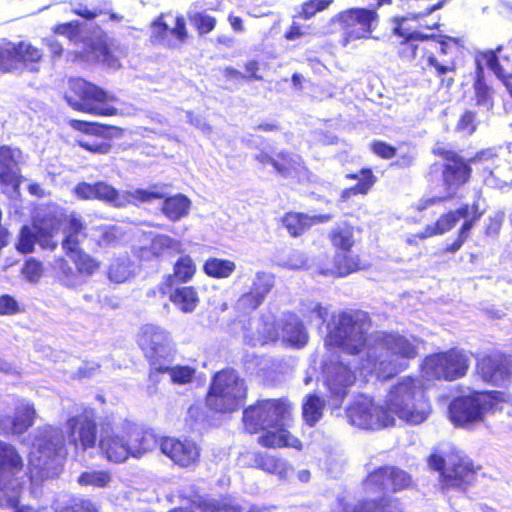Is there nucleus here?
<instances>
[{
  "mask_svg": "<svg viewBox=\"0 0 512 512\" xmlns=\"http://www.w3.org/2000/svg\"><path fill=\"white\" fill-rule=\"evenodd\" d=\"M328 328L325 346L329 351L338 348L351 355L365 352L356 367L364 377L375 374L389 378L418 355L419 340L412 335L375 332L366 336L369 325L361 313L342 312L334 316Z\"/></svg>",
  "mask_w": 512,
  "mask_h": 512,
  "instance_id": "obj_1",
  "label": "nucleus"
},
{
  "mask_svg": "<svg viewBox=\"0 0 512 512\" xmlns=\"http://www.w3.org/2000/svg\"><path fill=\"white\" fill-rule=\"evenodd\" d=\"M291 418L292 406L286 399L261 400L243 413V422L249 432L265 431L258 438L262 446L301 449L300 440L286 429Z\"/></svg>",
  "mask_w": 512,
  "mask_h": 512,
  "instance_id": "obj_2",
  "label": "nucleus"
},
{
  "mask_svg": "<svg viewBox=\"0 0 512 512\" xmlns=\"http://www.w3.org/2000/svg\"><path fill=\"white\" fill-rule=\"evenodd\" d=\"M158 438L149 430H142L128 421L103 423L98 447L111 462L121 463L129 457L140 458L157 447Z\"/></svg>",
  "mask_w": 512,
  "mask_h": 512,
  "instance_id": "obj_3",
  "label": "nucleus"
},
{
  "mask_svg": "<svg viewBox=\"0 0 512 512\" xmlns=\"http://www.w3.org/2000/svg\"><path fill=\"white\" fill-rule=\"evenodd\" d=\"M384 402L388 415L392 416V426L396 418L409 424H421L431 412L425 387L418 378L399 379L389 389Z\"/></svg>",
  "mask_w": 512,
  "mask_h": 512,
  "instance_id": "obj_4",
  "label": "nucleus"
},
{
  "mask_svg": "<svg viewBox=\"0 0 512 512\" xmlns=\"http://www.w3.org/2000/svg\"><path fill=\"white\" fill-rule=\"evenodd\" d=\"M411 477L395 467H384L372 472L364 481L363 487L369 497L356 505L353 512H401L397 503L385 502L381 495L386 492L409 487Z\"/></svg>",
  "mask_w": 512,
  "mask_h": 512,
  "instance_id": "obj_5",
  "label": "nucleus"
},
{
  "mask_svg": "<svg viewBox=\"0 0 512 512\" xmlns=\"http://www.w3.org/2000/svg\"><path fill=\"white\" fill-rule=\"evenodd\" d=\"M507 399L503 391H473L460 395L449 404V419L455 426L472 429L484 423L487 415L494 413L498 404Z\"/></svg>",
  "mask_w": 512,
  "mask_h": 512,
  "instance_id": "obj_6",
  "label": "nucleus"
},
{
  "mask_svg": "<svg viewBox=\"0 0 512 512\" xmlns=\"http://www.w3.org/2000/svg\"><path fill=\"white\" fill-rule=\"evenodd\" d=\"M74 195L81 200H99L115 208L129 204L146 203L166 196L164 185H152L147 189L119 191L104 181L96 183L81 182L73 189Z\"/></svg>",
  "mask_w": 512,
  "mask_h": 512,
  "instance_id": "obj_7",
  "label": "nucleus"
},
{
  "mask_svg": "<svg viewBox=\"0 0 512 512\" xmlns=\"http://www.w3.org/2000/svg\"><path fill=\"white\" fill-rule=\"evenodd\" d=\"M63 433L53 427L38 431L29 456L30 480L38 483L50 476L54 458L62 455L64 449Z\"/></svg>",
  "mask_w": 512,
  "mask_h": 512,
  "instance_id": "obj_8",
  "label": "nucleus"
},
{
  "mask_svg": "<svg viewBox=\"0 0 512 512\" xmlns=\"http://www.w3.org/2000/svg\"><path fill=\"white\" fill-rule=\"evenodd\" d=\"M65 98L69 105L78 111L100 116L117 114V98L83 79L71 81Z\"/></svg>",
  "mask_w": 512,
  "mask_h": 512,
  "instance_id": "obj_9",
  "label": "nucleus"
},
{
  "mask_svg": "<svg viewBox=\"0 0 512 512\" xmlns=\"http://www.w3.org/2000/svg\"><path fill=\"white\" fill-rule=\"evenodd\" d=\"M246 386L232 370L218 372L206 397L207 405L218 412H231L239 408L246 397Z\"/></svg>",
  "mask_w": 512,
  "mask_h": 512,
  "instance_id": "obj_10",
  "label": "nucleus"
},
{
  "mask_svg": "<svg viewBox=\"0 0 512 512\" xmlns=\"http://www.w3.org/2000/svg\"><path fill=\"white\" fill-rule=\"evenodd\" d=\"M428 465L440 472L442 488H461L475 478L476 470L471 459L460 451L451 452L445 458L431 454Z\"/></svg>",
  "mask_w": 512,
  "mask_h": 512,
  "instance_id": "obj_11",
  "label": "nucleus"
},
{
  "mask_svg": "<svg viewBox=\"0 0 512 512\" xmlns=\"http://www.w3.org/2000/svg\"><path fill=\"white\" fill-rule=\"evenodd\" d=\"M469 367V358L461 350L450 349L424 358L421 376L427 381H453L463 377Z\"/></svg>",
  "mask_w": 512,
  "mask_h": 512,
  "instance_id": "obj_12",
  "label": "nucleus"
},
{
  "mask_svg": "<svg viewBox=\"0 0 512 512\" xmlns=\"http://www.w3.org/2000/svg\"><path fill=\"white\" fill-rule=\"evenodd\" d=\"M22 469L23 461L16 449L0 441V505L14 507L18 504L16 490L21 485L18 474Z\"/></svg>",
  "mask_w": 512,
  "mask_h": 512,
  "instance_id": "obj_13",
  "label": "nucleus"
},
{
  "mask_svg": "<svg viewBox=\"0 0 512 512\" xmlns=\"http://www.w3.org/2000/svg\"><path fill=\"white\" fill-rule=\"evenodd\" d=\"M137 343L151 364V370L171 357L176 345L171 333L156 324L143 325L137 334Z\"/></svg>",
  "mask_w": 512,
  "mask_h": 512,
  "instance_id": "obj_14",
  "label": "nucleus"
},
{
  "mask_svg": "<svg viewBox=\"0 0 512 512\" xmlns=\"http://www.w3.org/2000/svg\"><path fill=\"white\" fill-rule=\"evenodd\" d=\"M434 152L441 155L446 161L443 170V183L446 194L441 197L423 198L419 200L416 206L419 211L437 202L451 199L459 187L468 181L471 174V169L468 164L455 153L440 148L434 149Z\"/></svg>",
  "mask_w": 512,
  "mask_h": 512,
  "instance_id": "obj_15",
  "label": "nucleus"
},
{
  "mask_svg": "<svg viewBox=\"0 0 512 512\" xmlns=\"http://www.w3.org/2000/svg\"><path fill=\"white\" fill-rule=\"evenodd\" d=\"M347 417L351 425L361 429L378 430L392 426V416L388 415L386 407L376 405L366 396H359L349 406Z\"/></svg>",
  "mask_w": 512,
  "mask_h": 512,
  "instance_id": "obj_16",
  "label": "nucleus"
},
{
  "mask_svg": "<svg viewBox=\"0 0 512 512\" xmlns=\"http://www.w3.org/2000/svg\"><path fill=\"white\" fill-rule=\"evenodd\" d=\"M377 19V14L369 9H349L333 17L329 25L338 23L344 31L343 45L351 40L367 37L372 31V24Z\"/></svg>",
  "mask_w": 512,
  "mask_h": 512,
  "instance_id": "obj_17",
  "label": "nucleus"
},
{
  "mask_svg": "<svg viewBox=\"0 0 512 512\" xmlns=\"http://www.w3.org/2000/svg\"><path fill=\"white\" fill-rule=\"evenodd\" d=\"M42 59L41 51L25 42L0 50V69L5 72H20L23 67L37 71V64Z\"/></svg>",
  "mask_w": 512,
  "mask_h": 512,
  "instance_id": "obj_18",
  "label": "nucleus"
},
{
  "mask_svg": "<svg viewBox=\"0 0 512 512\" xmlns=\"http://www.w3.org/2000/svg\"><path fill=\"white\" fill-rule=\"evenodd\" d=\"M477 369L483 381L495 385L505 386L512 381V359L502 354L482 357Z\"/></svg>",
  "mask_w": 512,
  "mask_h": 512,
  "instance_id": "obj_19",
  "label": "nucleus"
},
{
  "mask_svg": "<svg viewBox=\"0 0 512 512\" xmlns=\"http://www.w3.org/2000/svg\"><path fill=\"white\" fill-rule=\"evenodd\" d=\"M161 452L170 458L176 465L190 467L200 457L198 445L188 439L180 440L174 437H163L158 439Z\"/></svg>",
  "mask_w": 512,
  "mask_h": 512,
  "instance_id": "obj_20",
  "label": "nucleus"
},
{
  "mask_svg": "<svg viewBox=\"0 0 512 512\" xmlns=\"http://www.w3.org/2000/svg\"><path fill=\"white\" fill-rule=\"evenodd\" d=\"M324 372L326 385L335 396L333 404L339 406L346 395L347 388L353 384L355 374L342 361H333L332 359L324 363Z\"/></svg>",
  "mask_w": 512,
  "mask_h": 512,
  "instance_id": "obj_21",
  "label": "nucleus"
},
{
  "mask_svg": "<svg viewBox=\"0 0 512 512\" xmlns=\"http://www.w3.org/2000/svg\"><path fill=\"white\" fill-rule=\"evenodd\" d=\"M68 440L76 448H91L96 441V426L93 417L88 412L71 417L67 421Z\"/></svg>",
  "mask_w": 512,
  "mask_h": 512,
  "instance_id": "obj_22",
  "label": "nucleus"
},
{
  "mask_svg": "<svg viewBox=\"0 0 512 512\" xmlns=\"http://www.w3.org/2000/svg\"><path fill=\"white\" fill-rule=\"evenodd\" d=\"M21 159L22 153L19 149L9 146L0 147V182L7 188H11L12 194L18 192Z\"/></svg>",
  "mask_w": 512,
  "mask_h": 512,
  "instance_id": "obj_23",
  "label": "nucleus"
},
{
  "mask_svg": "<svg viewBox=\"0 0 512 512\" xmlns=\"http://www.w3.org/2000/svg\"><path fill=\"white\" fill-rule=\"evenodd\" d=\"M35 416L33 405L28 401H21L12 416L0 420V430L4 434L21 435L34 424Z\"/></svg>",
  "mask_w": 512,
  "mask_h": 512,
  "instance_id": "obj_24",
  "label": "nucleus"
},
{
  "mask_svg": "<svg viewBox=\"0 0 512 512\" xmlns=\"http://www.w3.org/2000/svg\"><path fill=\"white\" fill-rule=\"evenodd\" d=\"M63 225L62 246L66 254L71 256L81 250L79 245L82 238L86 237V226L82 218L74 212L65 216Z\"/></svg>",
  "mask_w": 512,
  "mask_h": 512,
  "instance_id": "obj_25",
  "label": "nucleus"
},
{
  "mask_svg": "<svg viewBox=\"0 0 512 512\" xmlns=\"http://www.w3.org/2000/svg\"><path fill=\"white\" fill-rule=\"evenodd\" d=\"M60 216L56 210H49L48 212L37 213L33 228L40 235L39 244L43 248H54L55 243L52 242V236L58 231L60 225Z\"/></svg>",
  "mask_w": 512,
  "mask_h": 512,
  "instance_id": "obj_26",
  "label": "nucleus"
},
{
  "mask_svg": "<svg viewBox=\"0 0 512 512\" xmlns=\"http://www.w3.org/2000/svg\"><path fill=\"white\" fill-rule=\"evenodd\" d=\"M250 329L256 331L255 335L246 336L252 345L264 344L267 341H275L280 338V320L276 323L272 315L251 321Z\"/></svg>",
  "mask_w": 512,
  "mask_h": 512,
  "instance_id": "obj_27",
  "label": "nucleus"
},
{
  "mask_svg": "<svg viewBox=\"0 0 512 512\" xmlns=\"http://www.w3.org/2000/svg\"><path fill=\"white\" fill-rule=\"evenodd\" d=\"M469 206L465 205L457 210L443 214L434 224L427 225L419 234L421 239H426L435 235H441L450 231L456 223L468 216Z\"/></svg>",
  "mask_w": 512,
  "mask_h": 512,
  "instance_id": "obj_28",
  "label": "nucleus"
},
{
  "mask_svg": "<svg viewBox=\"0 0 512 512\" xmlns=\"http://www.w3.org/2000/svg\"><path fill=\"white\" fill-rule=\"evenodd\" d=\"M280 325V337L284 342L299 347L306 344L308 335L303 325L294 314H285L280 320Z\"/></svg>",
  "mask_w": 512,
  "mask_h": 512,
  "instance_id": "obj_29",
  "label": "nucleus"
},
{
  "mask_svg": "<svg viewBox=\"0 0 512 512\" xmlns=\"http://www.w3.org/2000/svg\"><path fill=\"white\" fill-rule=\"evenodd\" d=\"M332 219L329 214L315 215L310 217L302 213H287L283 218V224L292 236H298L309 227L317 223L328 222Z\"/></svg>",
  "mask_w": 512,
  "mask_h": 512,
  "instance_id": "obj_30",
  "label": "nucleus"
},
{
  "mask_svg": "<svg viewBox=\"0 0 512 512\" xmlns=\"http://www.w3.org/2000/svg\"><path fill=\"white\" fill-rule=\"evenodd\" d=\"M166 373L169 375L171 381L175 384L190 383L194 377L195 370L189 366H175L169 367L161 363L150 372V380L153 382L160 381V374Z\"/></svg>",
  "mask_w": 512,
  "mask_h": 512,
  "instance_id": "obj_31",
  "label": "nucleus"
},
{
  "mask_svg": "<svg viewBox=\"0 0 512 512\" xmlns=\"http://www.w3.org/2000/svg\"><path fill=\"white\" fill-rule=\"evenodd\" d=\"M405 20V18H395L394 21L395 23L397 24L396 27L394 28V33L401 36V37H405L406 38V41H404L401 45V48H400V56L406 60H413L415 59L416 57V52H417V49H418V46L415 45L412 40L414 39H419V40H427L429 38H432L433 36L432 35H428V34H423L421 32H418V31H414L412 33H407L403 28H402V22Z\"/></svg>",
  "mask_w": 512,
  "mask_h": 512,
  "instance_id": "obj_32",
  "label": "nucleus"
},
{
  "mask_svg": "<svg viewBox=\"0 0 512 512\" xmlns=\"http://www.w3.org/2000/svg\"><path fill=\"white\" fill-rule=\"evenodd\" d=\"M170 301L183 313H192L199 304V296L192 286H182L169 295Z\"/></svg>",
  "mask_w": 512,
  "mask_h": 512,
  "instance_id": "obj_33",
  "label": "nucleus"
},
{
  "mask_svg": "<svg viewBox=\"0 0 512 512\" xmlns=\"http://www.w3.org/2000/svg\"><path fill=\"white\" fill-rule=\"evenodd\" d=\"M191 201L183 194L168 197L162 204L163 214L171 221H178L188 215Z\"/></svg>",
  "mask_w": 512,
  "mask_h": 512,
  "instance_id": "obj_34",
  "label": "nucleus"
},
{
  "mask_svg": "<svg viewBox=\"0 0 512 512\" xmlns=\"http://www.w3.org/2000/svg\"><path fill=\"white\" fill-rule=\"evenodd\" d=\"M235 270L234 261L216 257L208 258L203 265V271L207 276L218 279L230 277Z\"/></svg>",
  "mask_w": 512,
  "mask_h": 512,
  "instance_id": "obj_35",
  "label": "nucleus"
},
{
  "mask_svg": "<svg viewBox=\"0 0 512 512\" xmlns=\"http://www.w3.org/2000/svg\"><path fill=\"white\" fill-rule=\"evenodd\" d=\"M89 236L101 248L114 246L120 239L121 233L114 225H100L90 228Z\"/></svg>",
  "mask_w": 512,
  "mask_h": 512,
  "instance_id": "obj_36",
  "label": "nucleus"
},
{
  "mask_svg": "<svg viewBox=\"0 0 512 512\" xmlns=\"http://www.w3.org/2000/svg\"><path fill=\"white\" fill-rule=\"evenodd\" d=\"M347 177L358 180V184L342 192L341 197L343 200L348 199L352 194H366L375 182L374 175L368 169H363L358 174L347 175Z\"/></svg>",
  "mask_w": 512,
  "mask_h": 512,
  "instance_id": "obj_37",
  "label": "nucleus"
},
{
  "mask_svg": "<svg viewBox=\"0 0 512 512\" xmlns=\"http://www.w3.org/2000/svg\"><path fill=\"white\" fill-rule=\"evenodd\" d=\"M70 125L73 129L83 132L87 135L100 136L102 138H111L119 134L118 128L106 127L97 123H89L80 120H71Z\"/></svg>",
  "mask_w": 512,
  "mask_h": 512,
  "instance_id": "obj_38",
  "label": "nucleus"
},
{
  "mask_svg": "<svg viewBox=\"0 0 512 512\" xmlns=\"http://www.w3.org/2000/svg\"><path fill=\"white\" fill-rule=\"evenodd\" d=\"M335 273L338 276H347L350 273L356 272L360 269L358 256L351 253V251H338L335 255Z\"/></svg>",
  "mask_w": 512,
  "mask_h": 512,
  "instance_id": "obj_39",
  "label": "nucleus"
},
{
  "mask_svg": "<svg viewBox=\"0 0 512 512\" xmlns=\"http://www.w3.org/2000/svg\"><path fill=\"white\" fill-rule=\"evenodd\" d=\"M87 57L102 62L110 68H118L120 66L118 59L111 54L106 41L103 39H98L92 43Z\"/></svg>",
  "mask_w": 512,
  "mask_h": 512,
  "instance_id": "obj_40",
  "label": "nucleus"
},
{
  "mask_svg": "<svg viewBox=\"0 0 512 512\" xmlns=\"http://www.w3.org/2000/svg\"><path fill=\"white\" fill-rule=\"evenodd\" d=\"M331 241L339 251H349L354 245V229L346 223L337 226L331 232Z\"/></svg>",
  "mask_w": 512,
  "mask_h": 512,
  "instance_id": "obj_41",
  "label": "nucleus"
},
{
  "mask_svg": "<svg viewBox=\"0 0 512 512\" xmlns=\"http://www.w3.org/2000/svg\"><path fill=\"white\" fill-rule=\"evenodd\" d=\"M324 401L315 394L308 395L303 402V418L314 425L323 415Z\"/></svg>",
  "mask_w": 512,
  "mask_h": 512,
  "instance_id": "obj_42",
  "label": "nucleus"
},
{
  "mask_svg": "<svg viewBox=\"0 0 512 512\" xmlns=\"http://www.w3.org/2000/svg\"><path fill=\"white\" fill-rule=\"evenodd\" d=\"M255 463L261 469L278 474L280 477H287L290 471V467L286 462L267 454L258 455Z\"/></svg>",
  "mask_w": 512,
  "mask_h": 512,
  "instance_id": "obj_43",
  "label": "nucleus"
},
{
  "mask_svg": "<svg viewBox=\"0 0 512 512\" xmlns=\"http://www.w3.org/2000/svg\"><path fill=\"white\" fill-rule=\"evenodd\" d=\"M196 271V265L192 258L188 255L180 257L174 265V274L168 277V281H172L175 277L178 281L186 283L192 279Z\"/></svg>",
  "mask_w": 512,
  "mask_h": 512,
  "instance_id": "obj_44",
  "label": "nucleus"
},
{
  "mask_svg": "<svg viewBox=\"0 0 512 512\" xmlns=\"http://www.w3.org/2000/svg\"><path fill=\"white\" fill-rule=\"evenodd\" d=\"M112 478L108 471L104 470H90L82 473L78 482L81 485L92 486L96 488H103L109 485Z\"/></svg>",
  "mask_w": 512,
  "mask_h": 512,
  "instance_id": "obj_45",
  "label": "nucleus"
},
{
  "mask_svg": "<svg viewBox=\"0 0 512 512\" xmlns=\"http://www.w3.org/2000/svg\"><path fill=\"white\" fill-rule=\"evenodd\" d=\"M131 262L128 259H118L110 265L109 278L116 283H123L132 276Z\"/></svg>",
  "mask_w": 512,
  "mask_h": 512,
  "instance_id": "obj_46",
  "label": "nucleus"
},
{
  "mask_svg": "<svg viewBox=\"0 0 512 512\" xmlns=\"http://www.w3.org/2000/svg\"><path fill=\"white\" fill-rule=\"evenodd\" d=\"M81 274L92 275L99 268V262L83 250L69 256Z\"/></svg>",
  "mask_w": 512,
  "mask_h": 512,
  "instance_id": "obj_47",
  "label": "nucleus"
},
{
  "mask_svg": "<svg viewBox=\"0 0 512 512\" xmlns=\"http://www.w3.org/2000/svg\"><path fill=\"white\" fill-rule=\"evenodd\" d=\"M325 32H321L316 29L314 24H299L293 21L289 30L285 34V38L290 41H294L304 37H316L324 35Z\"/></svg>",
  "mask_w": 512,
  "mask_h": 512,
  "instance_id": "obj_48",
  "label": "nucleus"
},
{
  "mask_svg": "<svg viewBox=\"0 0 512 512\" xmlns=\"http://www.w3.org/2000/svg\"><path fill=\"white\" fill-rule=\"evenodd\" d=\"M151 250L155 255H160L166 251L181 252L182 244L169 236L158 235L152 240Z\"/></svg>",
  "mask_w": 512,
  "mask_h": 512,
  "instance_id": "obj_49",
  "label": "nucleus"
},
{
  "mask_svg": "<svg viewBox=\"0 0 512 512\" xmlns=\"http://www.w3.org/2000/svg\"><path fill=\"white\" fill-rule=\"evenodd\" d=\"M200 507L205 512H241L239 505L231 498L203 501Z\"/></svg>",
  "mask_w": 512,
  "mask_h": 512,
  "instance_id": "obj_50",
  "label": "nucleus"
},
{
  "mask_svg": "<svg viewBox=\"0 0 512 512\" xmlns=\"http://www.w3.org/2000/svg\"><path fill=\"white\" fill-rule=\"evenodd\" d=\"M333 0H309L302 3L299 7L297 16L308 20L314 17L318 12L326 10Z\"/></svg>",
  "mask_w": 512,
  "mask_h": 512,
  "instance_id": "obj_51",
  "label": "nucleus"
},
{
  "mask_svg": "<svg viewBox=\"0 0 512 512\" xmlns=\"http://www.w3.org/2000/svg\"><path fill=\"white\" fill-rule=\"evenodd\" d=\"M189 19L200 35L211 32L216 25V19L205 12H190Z\"/></svg>",
  "mask_w": 512,
  "mask_h": 512,
  "instance_id": "obj_52",
  "label": "nucleus"
},
{
  "mask_svg": "<svg viewBox=\"0 0 512 512\" xmlns=\"http://www.w3.org/2000/svg\"><path fill=\"white\" fill-rule=\"evenodd\" d=\"M55 270L57 272L58 279L62 284L68 287H74L77 285V274L74 272L73 268L69 265V263L66 260H56Z\"/></svg>",
  "mask_w": 512,
  "mask_h": 512,
  "instance_id": "obj_53",
  "label": "nucleus"
},
{
  "mask_svg": "<svg viewBox=\"0 0 512 512\" xmlns=\"http://www.w3.org/2000/svg\"><path fill=\"white\" fill-rule=\"evenodd\" d=\"M39 238L40 235L33 227L24 226L19 234L17 249L23 253H30L33 251L34 244L39 243Z\"/></svg>",
  "mask_w": 512,
  "mask_h": 512,
  "instance_id": "obj_54",
  "label": "nucleus"
},
{
  "mask_svg": "<svg viewBox=\"0 0 512 512\" xmlns=\"http://www.w3.org/2000/svg\"><path fill=\"white\" fill-rule=\"evenodd\" d=\"M276 159H279V161L285 168V171H277L284 177L291 176L294 172H297L302 166V160L297 155H290L288 153L281 152L277 154Z\"/></svg>",
  "mask_w": 512,
  "mask_h": 512,
  "instance_id": "obj_55",
  "label": "nucleus"
},
{
  "mask_svg": "<svg viewBox=\"0 0 512 512\" xmlns=\"http://www.w3.org/2000/svg\"><path fill=\"white\" fill-rule=\"evenodd\" d=\"M273 286L272 276L265 272H257L253 280L251 291L257 293L262 298L270 292Z\"/></svg>",
  "mask_w": 512,
  "mask_h": 512,
  "instance_id": "obj_56",
  "label": "nucleus"
},
{
  "mask_svg": "<svg viewBox=\"0 0 512 512\" xmlns=\"http://www.w3.org/2000/svg\"><path fill=\"white\" fill-rule=\"evenodd\" d=\"M21 273L26 281L30 283H37L43 276V266L40 262L31 258L25 262Z\"/></svg>",
  "mask_w": 512,
  "mask_h": 512,
  "instance_id": "obj_57",
  "label": "nucleus"
},
{
  "mask_svg": "<svg viewBox=\"0 0 512 512\" xmlns=\"http://www.w3.org/2000/svg\"><path fill=\"white\" fill-rule=\"evenodd\" d=\"M77 143L92 153L107 154L111 150L110 143L103 140L82 137L77 139Z\"/></svg>",
  "mask_w": 512,
  "mask_h": 512,
  "instance_id": "obj_58",
  "label": "nucleus"
},
{
  "mask_svg": "<svg viewBox=\"0 0 512 512\" xmlns=\"http://www.w3.org/2000/svg\"><path fill=\"white\" fill-rule=\"evenodd\" d=\"M53 31L56 34L65 36L71 42H77L81 38L80 25L76 22H69V23L57 25Z\"/></svg>",
  "mask_w": 512,
  "mask_h": 512,
  "instance_id": "obj_59",
  "label": "nucleus"
},
{
  "mask_svg": "<svg viewBox=\"0 0 512 512\" xmlns=\"http://www.w3.org/2000/svg\"><path fill=\"white\" fill-rule=\"evenodd\" d=\"M264 298L253 291L243 294L237 301V307L243 311H250L256 309Z\"/></svg>",
  "mask_w": 512,
  "mask_h": 512,
  "instance_id": "obj_60",
  "label": "nucleus"
},
{
  "mask_svg": "<svg viewBox=\"0 0 512 512\" xmlns=\"http://www.w3.org/2000/svg\"><path fill=\"white\" fill-rule=\"evenodd\" d=\"M456 129L463 134L471 135L476 129L475 114L466 111L458 120Z\"/></svg>",
  "mask_w": 512,
  "mask_h": 512,
  "instance_id": "obj_61",
  "label": "nucleus"
},
{
  "mask_svg": "<svg viewBox=\"0 0 512 512\" xmlns=\"http://www.w3.org/2000/svg\"><path fill=\"white\" fill-rule=\"evenodd\" d=\"M504 215L497 213L493 217H489L485 225V234L494 237L499 234L503 223Z\"/></svg>",
  "mask_w": 512,
  "mask_h": 512,
  "instance_id": "obj_62",
  "label": "nucleus"
},
{
  "mask_svg": "<svg viewBox=\"0 0 512 512\" xmlns=\"http://www.w3.org/2000/svg\"><path fill=\"white\" fill-rule=\"evenodd\" d=\"M19 311L17 301L9 296H0V315H13Z\"/></svg>",
  "mask_w": 512,
  "mask_h": 512,
  "instance_id": "obj_63",
  "label": "nucleus"
},
{
  "mask_svg": "<svg viewBox=\"0 0 512 512\" xmlns=\"http://www.w3.org/2000/svg\"><path fill=\"white\" fill-rule=\"evenodd\" d=\"M371 148L376 155L384 159H391L396 155V149L382 141L374 142Z\"/></svg>",
  "mask_w": 512,
  "mask_h": 512,
  "instance_id": "obj_64",
  "label": "nucleus"
}]
</instances>
